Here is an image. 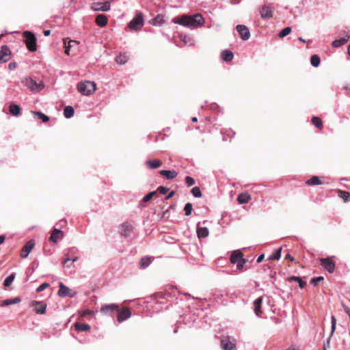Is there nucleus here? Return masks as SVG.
Returning <instances> with one entry per match:
<instances>
[{
  "label": "nucleus",
  "instance_id": "nucleus-1",
  "mask_svg": "<svg viewBox=\"0 0 350 350\" xmlns=\"http://www.w3.org/2000/svg\"><path fill=\"white\" fill-rule=\"evenodd\" d=\"M204 22V20L201 14H196L193 16L183 14L178 20L175 18L172 20V23L174 24L187 27L201 26Z\"/></svg>",
  "mask_w": 350,
  "mask_h": 350
},
{
  "label": "nucleus",
  "instance_id": "nucleus-2",
  "mask_svg": "<svg viewBox=\"0 0 350 350\" xmlns=\"http://www.w3.org/2000/svg\"><path fill=\"white\" fill-rule=\"evenodd\" d=\"M21 83L33 92H38L44 88L42 81L37 82L30 77H24Z\"/></svg>",
  "mask_w": 350,
  "mask_h": 350
},
{
  "label": "nucleus",
  "instance_id": "nucleus-3",
  "mask_svg": "<svg viewBox=\"0 0 350 350\" xmlns=\"http://www.w3.org/2000/svg\"><path fill=\"white\" fill-rule=\"evenodd\" d=\"M77 90L84 96H90L96 90V85L94 81H85L77 84Z\"/></svg>",
  "mask_w": 350,
  "mask_h": 350
},
{
  "label": "nucleus",
  "instance_id": "nucleus-4",
  "mask_svg": "<svg viewBox=\"0 0 350 350\" xmlns=\"http://www.w3.org/2000/svg\"><path fill=\"white\" fill-rule=\"evenodd\" d=\"M23 36L25 38L27 47L30 51H35L37 49L36 38L34 34L30 31H25Z\"/></svg>",
  "mask_w": 350,
  "mask_h": 350
},
{
  "label": "nucleus",
  "instance_id": "nucleus-5",
  "mask_svg": "<svg viewBox=\"0 0 350 350\" xmlns=\"http://www.w3.org/2000/svg\"><path fill=\"white\" fill-rule=\"evenodd\" d=\"M143 25L144 17L141 12L137 13L128 25L129 27L133 30H139Z\"/></svg>",
  "mask_w": 350,
  "mask_h": 350
},
{
  "label": "nucleus",
  "instance_id": "nucleus-6",
  "mask_svg": "<svg viewBox=\"0 0 350 350\" xmlns=\"http://www.w3.org/2000/svg\"><path fill=\"white\" fill-rule=\"evenodd\" d=\"M91 9L95 12H107L111 9V5L108 1L94 2L91 5Z\"/></svg>",
  "mask_w": 350,
  "mask_h": 350
},
{
  "label": "nucleus",
  "instance_id": "nucleus-7",
  "mask_svg": "<svg viewBox=\"0 0 350 350\" xmlns=\"http://www.w3.org/2000/svg\"><path fill=\"white\" fill-rule=\"evenodd\" d=\"M236 29L243 40H247L250 38V31L249 28L244 25H237Z\"/></svg>",
  "mask_w": 350,
  "mask_h": 350
},
{
  "label": "nucleus",
  "instance_id": "nucleus-8",
  "mask_svg": "<svg viewBox=\"0 0 350 350\" xmlns=\"http://www.w3.org/2000/svg\"><path fill=\"white\" fill-rule=\"evenodd\" d=\"M118 314H117V320L119 323H122L131 316V312L129 308H123L120 310H117Z\"/></svg>",
  "mask_w": 350,
  "mask_h": 350
},
{
  "label": "nucleus",
  "instance_id": "nucleus-9",
  "mask_svg": "<svg viewBox=\"0 0 350 350\" xmlns=\"http://www.w3.org/2000/svg\"><path fill=\"white\" fill-rule=\"evenodd\" d=\"M273 9L271 5H264L260 11L262 19H270L273 17Z\"/></svg>",
  "mask_w": 350,
  "mask_h": 350
},
{
  "label": "nucleus",
  "instance_id": "nucleus-10",
  "mask_svg": "<svg viewBox=\"0 0 350 350\" xmlns=\"http://www.w3.org/2000/svg\"><path fill=\"white\" fill-rule=\"evenodd\" d=\"M35 246V241L33 240L28 241L25 245L23 247L21 252V256L23 258H26L29 256V254Z\"/></svg>",
  "mask_w": 350,
  "mask_h": 350
},
{
  "label": "nucleus",
  "instance_id": "nucleus-11",
  "mask_svg": "<svg viewBox=\"0 0 350 350\" xmlns=\"http://www.w3.org/2000/svg\"><path fill=\"white\" fill-rule=\"evenodd\" d=\"M11 57V51L7 45L1 46L0 51V62L5 63L10 60Z\"/></svg>",
  "mask_w": 350,
  "mask_h": 350
},
{
  "label": "nucleus",
  "instance_id": "nucleus-12",
  "mask_svg": "<svg viewBox=\"0 0 350 350\" xmlns=\"http://www.w3.org/2000/svg\"><path fill=\"white\" fill-rule=\"evenodd\" d=\"M221 347L223 350H236L235 342L230 340L229 337L221 340Z\"/></svg>",
  "mask_w": 350,
  "mask_h": 350
},
{
  "label": "nucleus",
  "instance_id": "nucleus-13",
  "mask_svg": "<svg viewBox=\"0 0 350 350\" xmlns=\"http://www.w3.org/2000/svg\"><path fill=\"white\" fill-rule=\"evenodd\" d=\"M320 261L323 267L329 273H332L334 271L336 267L335 263L329 258H321Z\"/></svg>",
  "mask_w": 350,
  "mask_h": 350
},
{
  "label": "nucleus",
  "instance_id": "nucleus-14",
  "mask_svg": "<svg viewBox=\"0 0 350 350\" xmlns=\"http://www.w3.org/2000/svg\"><path fill=\"white\" fill-rule=\"evenodd\" d=\"M31 306H35L34 311L37 314H44L46 312V304L42 301H33L31 303Z\"/></svg>",
  "mask_w": 350,
  "mask_h": 350
},
{
  "label": "nucleus",
  "instance_id": "nucleus-15",
  "mask_svg": "<svg viewBox=\"0 0 350 350\" xmlns=\"http://www.w3.org/2000/svg\"><path fill=\"white\" fill-rule=\"evenodd\" d=\"M345 36L342 38H340L338 39H336L332 42V46L334 48H338L342 45H344L346 42H347L350 38L349 35L344 31L343 33Z\"/></svg>",
  "mask_w": 350,
  "mask_h": 350
},
{
  "label": "nucleus",
  "instance_id": "nucleus-16",
  "mask_svg": "<svg viewBox=\"0 0 350 350\" xmlns=\"http://www.w3.org/2000/svg\"><path fill=\"white\" fill-rule=\"evenodd\" d=\"M64 237V232L57 228H54L50 236V241L53 243H57L59 241L62 240Z\"/></svg>",
  "mask_w": 350,
  "mask_h": 350
},
{
  "label": "nucleus",
  "instance_id": "nucleus-17",
  "mask_svg": "<svg viewBox=\"0 0 350 350\" xmlns=\"http://www.w3.org/2000/svg\"><path fill=\"white\" fill-rule=\"evenodd\" d=\"M70 289L66 286L62 282L59 284V289L58 291L59 296L62 297H64L66 296H69L70 297H73V295H70Z\"/></svg>",
  "mask_w": 350,
  "mask_h": 350
},
{
  "label": "nucleus",
  "instance_id": "nucleus-18",
  "mask_svg": "<svg viewBox=\"0 0 350 350\" xmlns=\"http://www.w3.org/2000/svg\"><path fill=\"white\" fill-rule=\"evenodd\" d=\"M118 309V305L116 304H110L105 306H103L100 310L103 313L105 314H108L111 313L113 311Z\"/></svg>",
  "mask_w": 350,
  "mask_h": 350
},
{
  "label": "nucleus",
  "instance_id": "nucleus-19",
  "mask_svg": "<svg viewBox=\"0 0 350 350\" xmlns=\"http://www.w3.org/2000/svg\"><path fill=\"white\" fill-rule=\"evenodd\" d=\"M262 302V298L261 297L254 301V311L255 314L258 317H260Z\"/></svg>",
  "mask_w": 350,
  "mask_h": 350
},
{
  "label": "nucleus",
  "instance_id": "nucleus-20",
  "mask_svg": "<svg viewBox=\"0 0 350 350\" xmlns=\"http://www.w3.org/2000/svg\"><path fill=\"white\" fill-rule=\"evenodd\" d=\"M159 174L162 176H164L167 180H172L175 178L177 175L178 172L175 170H162L159 172Z\"/></svg>",
  "mask_w": 350,
  "mask_h": 350
},
{
  "label": "nucleus",
  "instance_id": "nucleus-21",
  "mask_svg": "<svg viewBox=\"0 0 350 350\" xmlns=\"http://www.w3.org/2000/svg\"><path fill=\"white\" fill-rule=\"evenodd\" d=\"M234 54L230 50H224L221 52V58L223 61L229 62L233 59Z\"/></svg>",
  "mask_w": 350,
  "mask_h": 350
},
{
  "label": "nucleus",
  "instance_id": "nucleus-22",
  "mask_svg": "<svg viewBox=\"0 0 350 350\" xmlns=\"http://www.w3.org/2000/svg\"><path fill=\"white\" fill-rule=\"evenodd\" d=\"M243 253L239 250H235L234 251L230 256V262L232 264H235L236 262H238L240 260H242L243 258Z\"/></svg>",
  "mask_w": 350,
  "mask_h": 350
},
{
  "label": "nucleus",
  "instance_id": "nucleus-23",
  "mask_svg": "<svg viewBox=\"0 0 350 350\" xmlns=\"http://www.w3.org/2000/svg\"><path fill=\"white\" fill-rule=\"evenodd\" d=\"M196 233L199 239H202L208 236L209 231L206 227L198 226L196 229Z\"/></svg>",
  "mask_w": 350,
  "mask_h": 350
},
{
  "label": "nucleus",
  "instance_id": "nucleus-24",
  "mask_svg": "<svg viewBox=\"0 0 350 350\" xmlns=\"http://www.w3.org/2000/svg\"><path fill=\"white\" fill-rule=\"evenodd\" d=\"M146 165L150 169H157L162 165V162L159 159L147 160Z\"/></svg>",
  "mask_w": 350,
  "mask_h": 350
},
{
  "label": "nucleus",
  "instance_id": "nucleus-25",
  "mask_svg": "<svg viewBox=\"0 0 350 350\" xmlns=\"http://www.w3.org/2000/svg\"><path fill=\"white\" fill-rule=\"evenodd\" d=\"M75 329L78 332H88L90 331L91 327L87 323H81L77 322L74 324Z\"/></svg>",
  "mask_w": 350,
  "mask_h": 350
},
{
  "label": "nucleus",
  "instance_id": "nucleus-26",
  "mask_svg": "<svg viewBox=\"0 0 350 350\" xmlns=\"http://www.w3.org/2000/svg\"><path fill=\"white\" fill-rule=\"evenodd\" d=\"M96 23L100 27H105L107 24V18L104 14H98L96 18Z\"/></svg>",
  "mask_w": 350,
  "mask_h": 350
},
{
  "label": "nucleus",
  "instance_id": "nucleus-27",
  "mask_svg": "<svg viewBox=\"0 0 350 350\" xmlns=\"http://www.w3.org/2000/svg\"><path fill=\"white\" fill-rule=\"evenodd\" d=\"M251 197L247 193H240L237 197V201L240 204L247 203Z\"/></svg>",
  "mask_w": 350,
  "mask_h": 350
},
{
  "label": "nucleus",
  "instance_id": "nucleus-28",
  "mask_svg": "<svg viewBox=\"0 0 350 350\" xmlns=\"http://www.w3.org/2000/svg\"><path fill=\"white\" fill-rule=\"evenodd\" d=\"M21 301V299L20 297H15L14 299H7L3 300L1 303L0 306L1 307H5V306H10V305H12V304H18Z\"/></svg>",
  "mask_w": 350,
  "mask_h": 350
},
{
  "label": "nucleus",
  "instance_id": "nucleus-29",
  "mask_svg": "<svg viewBox=\"0 0 350 350\" xmlns=\"http://www.w3.org/2000/svg\"><path fill=\"white\" fill-rule=\"evenodd\" d=\"M10 112L14 116H18L21 113V107L16 104H10L9 106Z\"/></svg>",
  "mask_w": 350,
  "mask_h": 350
},
{
  "label": "nucleus",
  "instance_id": "nucleus-30",
  "mask_svg": "<svg viewBox=\"0 0 350 350\" xmlns=\"http://www.w3.org/2000/svg\"><path fill=\"white\" fill-rule=\"evenodd\" d=\"M306 185L310 186L320 185L323 184V183L320 180L319 178L317 176H312L311 178L306 180Z\"/></svg>",
  "mask_w": 350,
  "mask_h": 350
},
{
  "label": "nucleus",
  "instance_id": "nucleus-31",
  "mask_svg": "<svg viewBox=\"0 0 350 350\" xmlns=\"http://www.w3.org/2000/svg\"><path fill=\"white\" fill-rule=\"evenodd\" d=\"M221 134L223 135V141H227L228 137H229L230 139L234 137L235 135V132L232 130H226V131H221Z\"/></svg>",
  "mask_w": 350,
  "mask_h": 350
},
{
  "label": "nucleus",
  "instance_id": "nucleus-32",
  "mask_svg": "<svg viewBox=\"0 0 350 350\" xmlns=\"http://www.w3.org/2000/svg\"><path fill=\"white\" fill-rule=\"evenodd\" d=\"M75 109L72 106H66L64 110V115L66 118H70L74 116Z\"/></svg>",
  "mask_w": 350,
  "mask_h": 350
},
{
  "label": "nucleus",
  "instance_id": "nucleus-33",
  "mask_svg": "<svg viewBox=\"0 0 350 350\" xmlns=\"http://www.w3.org/2000/svg\"><path fill=\"white\" fill-rule=\"evenodd\" d=\"M128 56L126 54H120L116 57V62L120 65L125 64L128 61Z\"/></svg>",
  "mask_w": 350,
  "mask_h": 350
},
{
  "label": "nucleus",
  "instance_id": "nucleus-34",
  "mask_svg": "<svg viewBox=\"0 0 350 350\" xmlns=\"http://www.w3.org/2000/svg\"><path fill=\"white\" fill-rule=\"evenodd\" d=\"M150 258L148 256H144L140 260V267L142 269H146L150 265Z\"/></svg>",
  "mask_w": 350,
  "mask_h": 350
},
{
  "label": "nucleus",
  "instance_id": "nucleus-35",
  "mask_svg": "<svg viewBox=\"0 0 350 350\" xmlns=\"http://www.w3.org/2000/svg\"><path fill=\"white\" fill-rule=\"evenodd\" d=\"M311 65L315 68L318 67L321 63V59L318 55H312L310 57Z\"/></svg>",
  "mask_w": 350,
  "mask_h": 350
},
{
  "label": "nucleus",
  "instance_id": "nucleus-36",
  "mask_svg": "<svg viewBox=\"0 0 350 350\" xmlns=\"http://www.w3.org/2000/svg\"><path fill=\"white\" fill-rule=\"evenodd\" d=\"M288 280L290 282H292V281H295V282H297V283L299 284V286L301 288H304V286H306V282H304L301 279V278L299 277H297V276H291L288 278Z\"/></svg>",
  "mask_w": 350,
  "mask_h": 350
},
{
  "label": "nucleus",
  "instance_id": "nucleus-37",
  "mask_svg": "<svg viewBox=\"0 0 350 350\" xmlns=\"http://www.w3.org/2000/svg\"><path fill=\"white\" fill-rule=\"evenodd\" d=\"M282 248L277 249L269 257V260H279L281 257Z\"/></svg>",
  "mask_w": 350,
  "mask_h": 350
},
{
  "label": "nucleus",
  "instance_id": "nucleus-38",
  "mask_svg": "<svg viewBox=\"0 0 350 350\" xmlns=\"http://www.w3.org/2000/svg\"><path fill=\"white\" fill-rule=\"evenodd\" d=\"M33 114L38 118L41 119L43 122H46L49 120V117L40 111H34Z\"/></svg>",
  "mask_w": 350,
  "mask_h": 350
},
{
  "label": "nucleus",
  "instance_id": "nucleus-39",
  "mask_svg": "<svg viewBox=\"0 0 350 350\" xmlns=\"http://www.w3.org/2000/svg\"><path fill=\"white\" fill-rule=\"evenodd\" d=\"M331 323H332V331H331L328 340H327L328 343L329 342V340H330L331 337L332 336V335L334 334V331L336 329V318H335V317L334 315H332L331 317Z\"/></svg>",
  "mask_w": 350,
  "mask_h": 350
},
{
  "label": "nucleus",
  "instance_id": "nucleus-40",
  "mask_svg": "<svg viewBox=\"0 0 350 350\" xmlns=\"http://www.w3.org/2000/svg\"><path fill=\"white\" fill-rule=\"evenodd\" d=\"M312 123L318 129H321L323 126V123L319 117L314 116L311 120Z\"/></svg>",
  "mask_w": 350,
  "mask_h": 350
},
{
  "label": "nucleus",
  "instance_id": "nucleus-41",
  "mask_svg": "<svg viewBox=\"0 0 350 350\" xmlns=\"http://www.w3.org/2000/svg\"><path fill=\"white\" fill-rule=\"evenodd\" d=\"M15 278V273H12L10 274L3 282V285L6 287L10 286L11 284L13 282Z\"/></svg>",
  "mask_w": 350,
  "mask_h": 350
},
{
  "label": "nucleus",
  "instance_id": "nucleus-42",
  "mask_svg": "<svg viewBox=\"0 0 350 350\" xmlns=\"http://www.w3.org/2000/svg\"><path fill=\"white\" fill-rule=\"evenodd\" d=\"M191 193L195 198H200L202 196L201 190L198 187H193L191 190Z\"/></svg>",
  "mask_w": 350,
  "mask_h": 350
},
{
  "label": "nucleus",
  "instance_id": "nucleus-43",
  "mask_svg": "<svg viewBox=\"0 0 350 350\" xmlns=\"http://www.w3.org/2000/svg\"><path fill=\"white\" fill-rule=\"evenodd\" d=\"M338 196L342 198L345 200V202H347L350 197V193L348 191L339 190Z\"/></svg>",
  "mask_w": 350,
  "mask_h": 350
},
{
  "label": "nucleus",
  "instance_id": "nucleus-44",
  "mask_svg": "<svg viewBox=\"0 0 350 350\" xmlns=\"http://www.w3.org/2000/svg\"><path fill=\"white\" fill-rule=\"evenodd\" d=\"M291 27H286L285 28H284L278 34V36L280 38H284L285 36H286L287 35H288L291 32Z\"/></svg>",
  "mask_w": 350,
  "mask_h": 350
},
{
  "label": "nucleus",
  "instance_id": "nucleus-45",
  "mask_svg": "<svg viewBox=\"0 0 350 350\" xmlns=\"http://www.w3.org/2000/svg\"><path fill=\"white\" fill-rule=\"evenodd\" d=\"M184 211L185 212V215L186 216L190 215L191 214V213H192V211H193L192 204L190 203V202L187 203L185 205Z\"/></svg>",
  "mask_w": 350,
  "mask_h": 350
},
{
  "label": "nucleus",
  "instance_id": "nucleus-46",
  "mask_svg": "<svg viewBox=\"0 0 350 350\" xmlns=\"http://www.w3.org/2000/svg\"><path fill=\"white\" fill-rule=\"evenodd\" d=\"M72 43H76L74 40H70L68 43L66 42V40H64V46H65V53L69 55L70 49L72 46Z\"/></svg>",
  "mask_w": 350,
  "mask_h": 350
},
{
  "label": "nucleus",
  "instance_id": "nucleus-47",
  "mask_svg": "<svg viewBox=\"0 0 350 350\" xmlns=\"http://www.w3.org/2000/svg\"><path fill=\"white\" fill-rule=\"evenodd\" d=\"M156 193H157L156 191H153L148 193L147 195H146L143 198L142 202H147L150 201L151 200V198L156 194Z\"/></svg>",
  "mask_w": 350,
  "mask_h": 350
},
{
  "label": "nucleus",
  "instance_id": "nucleus-48",
  "mask_svg": "<svg viewBox=\"0 0 350 350\" xmlns=\"http://www.w3.org/2000/svg\"><path fill=\"white\" fill-rule=\"evenodd\" d=\"M185 183L187 187H191L195 184V180L191 176H186Z\"/></svg>",
  "mask_w": 350,
  "mask_h": 350
},
{
  "label": "nucleus",
  "instance_id": "nucleus-49",
  "mask_svg": "<svg viewBox=\"0 0 350 350\" xmlns=\"http://www.w3.org/2000/svg\"><path fill=\"white\" fill-rule=\"evenodd\" d=\"M49 286V284L46 282H44L42 284H40L37 288V292H41L44 291L45 288H48Z\"/></svg>",
  "mask_w": 350,
  "mask_h": 350
},
{
  "label": "nucleus",
  "instance_id": "nucleus-50",
  "mask_svg": "<svg viewBox=\"0 0 350 350\" xmlns=\"http://www.w3.org/2000/svg\"><path fill=\"white\" fill-rule=\"evenodd\" d=\"M245 262H246V260L244 258H243L242 260H240L239 261H238V262L235 263V264H237V268L239 270L242 269L243 268Z\"/></svg>",
  "mask_w": 350,
  "mask_h": 350
},
{
  "label": "nucleus",
  "instance_id": "nucleus-51",
  "mask_svg": "<svg viewBox=\"0 0 350 350\" xmlns=\"http://www.w3.org/2000/svg\"><path fill=\"white\" fill-rule=\"evenodd\" d=\"M169 189L165 187H163V186H159L158 188H157V191L164 195L165 193H167V192L168 191Z\"/></svg>",
  "mask_w": 350,
  "mask_h": 350
},
{
  "label": "nucleus",
  "instance_id": "nucleus-52",
  "mask_svg": "<svg viewBox=\"0 0 350 350\" xmlns=\"http://www.w3.org/2000/svg\"><path fill=\"white\" fill-rule=\"evenodd\" d=\"M323 280V278L322 276H319L313 278L311 280V283L314 285H317L321 281Z\"/></svg>",
  "mask_w": 350,
  "mask_h": 350
},
{
  "label": "nucleus",
  "instance_id": "nucleus-53",
  "mask_svg": "<svg viewBox=\"0 0 350 350\" xmlns=\"http://www.w3.org/2000/svg\"><path fill=\"white\" fill-rule=\"evenodd\" d=\"M163 23L162 18L159 16H156L154 18V23H153V25H161L162 23Z\"/></svg>",
  "mask_w": 350,
  "mask_h": 350
},
{
  "label": "nucleus",
  "instance_id": "nucleus-54",
  "mask_svg": "<svg viewBox=\"0 0 350 350\" xmlns=\"http://www.w3.org/2000/svg\"><path fill=\"white\" fill-rule=\"evenodd\" d=\"M77 260V258L75 257L74 258H66L64 262H63V265L64 266H66V267H68V265H67V263L70 261H72V262H75L76 260Z\"/></svg>",
  "mask_w": 350,
  "mask_h": 350
},
{
  "label": "nucleus",
  "instance_id": "nucleus-55",
  "mask_svg": "<svg viewBox=\"0 0 350 350\" xmlns=\"http://www.w3.org/2000/svg\"><path fill=\"white\" fill-rule=\"evenodd\" d=\"M10 70H14L17 67V64L16 62H11L8 65Z\"/></svg>",
  "mask_w": 350,
  "mask_h": 350
},
{
  "label": "nucleus",
  "instance_id": "nucleus-56",
  "mask_svg": "<svg viewBox=\"0 0 350 350\" xmlns=\"http://www.w3.org/2000/svg\"><path fill=\"white\" fill-rule=\"evenodd\" d=\"M92 314V311H91V310H84V311H83V312H81V316H82V317H85V316H87V315H88V314Z\"/></svg>",
  "mask_w": 350,
  "mask_h": 350
},
{
  "label": "nucleus",
  "instance_id": "nucleus-57",
  "mask_svg": "<svg viewBox=\"0 0 350 350\" xmlns=\"http://www.w3.org/2000/svg\"><path fill=\"white\" fill-rule=\"evenodd\" d=\"M175 192L174 191H170L165 197L166 200H169L174 196Z\"/></svg>",
  "mask_w": 350,
  "mask_h": 350
},
{
  "label": "nucleus",
  "instance_id": "nucleus-58",
  "mask_svg": "<svg viewBox=\"0 0 350 350\" xmlns=\"http://www.w3.org/2000/svg\"><path fill=\"white\" fill-rule=\"evenodd\" d=\"M264 258H265V254H260V255L258 257V258H257V260H256V262H257L258 263L261 262L263 260Z\"/></svg>",
  "mask_w": 350,
  "mask_h": 350
},
{
  "label": "nucleus",
  "instance_id": "nucleus-59",
  "mask_svg": "<svg viewBox=\"0 0 350 350\" xmlns=\"http://www.w3.org/2000/svg\"><path fill=\"white\" fill-rule=\"evenodd\" d=\"M345 312L347 314V315L350 318V308L347 306H343Z\"/></svg>",
  "mask_w": 350,
  "mask_h": 350
},
{
  "label": "nucleus",
  "instance_id": "nucleus-60",
  "mask_svg": "<svg viewBox=\"0 0 350 350\" xmlns=\"http://www.w3.org/2000/svg\"><path fill=\"white\" fill-rule=\"evenodd\" d=\"M5 236L4 235H0V244H2L5 241Z\"/></svg>",
  "mask_w": 350,
  "mask_h": 350
},
{
  "label": "nucleus",
  "instance_id": "nucleus-61",
  "mask_svg": "<svg viewBox=\"0 0 350 350\" xmlns=\"http://www.w3.org/2000/svg\"><path fill=\"white\" fill-rule=\"evenodd\" d=\"M50 33H51V31H50V30H45V31H44V35L45 36H49V35H50Z\"/></svg>",
  "mask_w": 350,
  "mask_h": 350
},
{
  "label": "nucleus",
  "instance_id": "nucleus-62",
  "mask_svg": "<svg viewBox=\"0 0 350 350\" xmlns=\"http://www.w3.org/2000/svg\"><path fill=\"white\" fill-rule=\"evenodd\" d=\"M122 226H123L124 228H125V230H127V229H129V226L128 224H124L122 225Z\"/></svg>",
  "mask_w": 350,
  "mask_h": 350
},
{
  "label": "nucleus",
  "instance_id": "nucleus-63",
  "mask_svg": "<svg viewBox=\"0 0 350 350\" xmlns=\"http://www.w3.org/2000/svg\"><path fill=\"white\" fill-rule=\"evenodd\" d=\"M346 91H347V94L350 96V87H347Z\"/></svg>",
  "mask_w": 350,
  "mask_h": 350
},
{
  "label": "nucleus",
  "instance_id": "nucleus-64",
  "mask_svg": "<svg viewBox=\"0 0 350 350\" xmlns=\"http://www.w3.org/2000/svg\"><path fill=\"white\" fill-rule=\"evenodd\" d=\"M191 121L193 122H198V118L196 117H193V118H192Z\"/></svg>",
  "mask_w": 350,
  "mask_h": 350
}]
</instances>
